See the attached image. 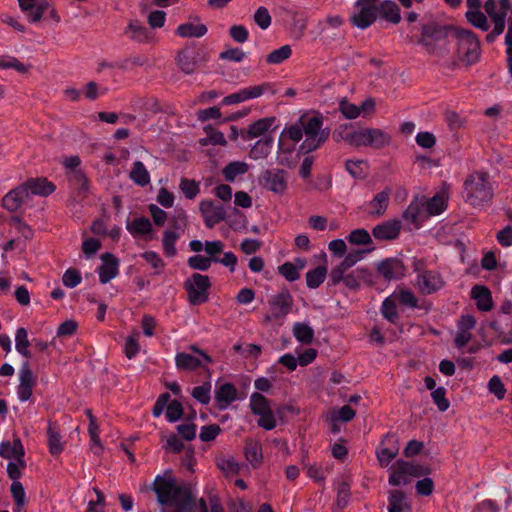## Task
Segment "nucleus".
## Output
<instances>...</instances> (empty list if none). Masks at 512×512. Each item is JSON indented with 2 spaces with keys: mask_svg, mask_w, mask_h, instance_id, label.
<instances>
[{
  "mask_svg": "<svg viewBox=\"0 0 512 512\" xmlns=\"http://www.w3.org/2000/svg\"><path fill=\"white\" fill-rule=\"evenodd\" d=\"M323 119L321 116L307 117L302 115L297 122L285 127L282 131L278 148L281 154H291L294 151V145L287 146L285 138L290 139L294 144L298 143L303 135L305 140L298 148V154H308L320 148L329 138L328 129H322Z\"/></svg>",
  "mask_w": 512,
  "mask_h": 512,
  "instance_id": "obj_1",
  "label": "nucleus"
},
{
  "mask_svg": "<svg viewBox=\"0 0 512 512\" xmlns=\"http://www.w3.org/2000/svg\"><path fill=\"white\" fill-rule=\"evenodd\" d=\"M465 201L474 207L483 206L492 201L494 192L490 175L485 171H475L464 182Z\"/></svg>",
  "mask_w": 512,
  "mask_h": 512,
  "instance_id": "obj_2",
  "label": "nucleus"
},
{
  "mask_svg": "<svg viewBox=\"0 0 512 512\" xmlns=\"http://www.w3.org/2000/svg\"><path fill=\"white\" fill-rule=\"evenodd\" d=\"M449 37L456 46L459 59L466 65L476 63L480 58V41L470 30L451 27Z\"/></svg>",
  "mask_w": 512,
  "mask_h": 512,
  "instance_id": "obj_3",
  "label": "nucleus"
},
{
  "mask_svg": "<svg viewBox=\"0 0 512 512\" xmlns=\"http://www.w3.org/2000/svg\"><path fill=\"white\" fill-rule=\"evenodd\" d=\"M211 287L210 278L207 275L194 273L185 280L184 288L188 294L191 305H199L208 301V290Z\"/></svg>",
  "mask_w": 512,
  "mask_h": 512,
  "instance_id": "obj_4",
  "label": "nucleus"
},
{
  "mask_svg": "<svg viewBox=\"0 0 512 512\" xmlns=\"http://www.w3.org/2000/svg\"><path fill=\"white\" fill-rule=\"evenodd\" d=\"M258 182L264 189L283 195L288 187V173L278 168L266 169L259 175Z\"/></svg>",
  "mask_w": 512,
  "mask_h": 512,
  "instance_id": "obj_5",
  "label": "nucleus"
},
{
  "mask_svg": "<svg viewBox=\"0 0 512 512\" xmlns=\"http://www.w3.org/2000/svg\"><path fill=\"white\" fill-rule=\"evenodd\" d=\"M343 282L345 286L351 290H357L362 282L373 285V274L367 268H357L351 272H343L340 279H334L333 271L329 274V285H338Z\"/></svg>",
  "mask_w": 512,
  "mask_h": 512,
  "instance_id": "obj_6",
  "label": "nucleus"
},
{
  "mask_svg": "<svg viewBox=\"0 0 512 512\" xmlns=\"http://www.w3.org/2000/svg\"><path fill=\"white\" fill-rule=\"evenodd\" d=\"M176 60L182 72L192 74L205 65L207 58L201 50L186 47L178 53Z\"/></svg>",
  "mask_w": 512,
  "mask_h": 512,
  "instance_id": "obj_7",
  "label": "nucleus"
},
{
  "mask_svg": "<svg viewBox=\"0 0 512 512\" xmlns=\"http://www.w3.org/2000/svg\"><path fill=\"white\" fill-rule=\"evenodd\" d=\"M355 6L359 9L358 13L351 16V23L360 28L366 29L377 19V5L366 1L357 0Z\"/></svg>",
  "mask_w": 512,
  "mask_h": 512,
  "instance_id": "obj_8",
  "label": "nucleus"
},
{
  "mask_svg": "<svg viewBox=\"0 0 512 512\" xmlns=\"http://www.w3.org/2000/svg\"><path fill=\"white\" fill-rule=\"evenodd\" d=\"M422 36V43L430 54L437 57H445L448 54L449 49H447V44L452 43L449 37V31L446 37H440L439 33L433 37L429 35L428 28L424 27Z\"/></svg>",
  "mask_w": 512,
  "mask_h": 512,
  "instance_id": "obj_9",
  "label": "nucleus"
},
{
  "mask_svg": "<svg viewBox=\"0 0 512 512\" xmlns=\"http://www.w3.org/2000/svg\"><path fill=\"white\" fill-rule=\"evenodd\" d=\"M405 265L396 257L386 258L377 265V272L386 281L400 279L405 275Z\"/></svg>",
  "mask_w": 512,
  "mask_h": 512,
  "instance_id": "obj_10",
  "label": "nucleus"
},
{
  "mask_svg": "<svg viewBox=\"0 0 512 512\" xmlns=\"http://www.w3.org/2000/svg\"><path fill=\"white\" fill-rule=\"evenodd\" d=\"M293 298L288 290H282L272 296L269 301L272 318L275 320L284 318L292 309Z\"/></svg>",
  "mask_w": 512,
  "mask_h": 512,
  "instance_id": "obj_11",
  "label": "nucleus"
},
{
  "mask_svg": "<svg viewBox=\"0 0 512 512\" xmlns=\"http://www.w3.org/2000/svg\"><path fill=\"white\" fill-rule=\"evenodd\" d=\"M20 383L17 388L18 397L21 401H27L32 396L35 386V377L28 362H24L19 371Z\"/></svg>",
  "mask_w": 512,
  "mask_h": 512,
  "instance_id": "obj_12",
  "label": "nucleus"
},
{
  "mask_svg": "<svg viewBox=\"0 0 512 512\" xmlns=\"http://www.w3.org/2000/svg\"><path fill=\"white\" fill-rule=\"evenodd\" d=\"M334 137L336 141L344 140L346 143L354 147H368L366 128L361 130H353L347 126H341L334 133Z\"/></svg>",
  "mask_w": 512,
  "mask_h": 512,
  "instance_id": "obj_13",
  "label": "nucleus"
},
{
  "mask_svg": "<svg viewBox=\"0 0 512 512\" xmlns=\"http://www.w3.org/2000/svg\"><path fill=\"white\" fill-rule=\"evenodd\" d=\"M199 209L208 228L214 227V225L223 221L226 217L223 206L216 205L212 200L201 201Z\"/></svg>",
  "mask_w": 512,
  "mask_h": 512,
  "instance_id": "obj_14",
  "label": "nucleus"
},
{
  "mask_svg": "<svg viewBox=\"0 0 512 512\" xmlns=\"http://www.w3.org/2000/svg\"><path fill=\"white\" fill-rule=\"evenodd\" d=\"M22 12L27 15L30 22H39L45 11L50 7L48 0H18Z\"/></svg>",
  "mask_w": 512,
  "mask_h": 512,
  "instance_id": "obj_15",
  "label": "nucleus"
},
{
  "mask_svg": "<svg viewBox=\"0 0 512 512\" xmlns=\"http://www.w3.org/2000/svg\"><path fill=\"white\" fill-rule=\"evenodd\" d=\"M402 224L397 219L384 221L372 229V234L377 240L391 241L398 238Z\"/></svg>",
  "mask_w": 512,
  "mask_h": 512,
  "instance_id": "obj_16",
  "label": "nucleus"
},
{
  "mask_svg": "<svg viewBox=\"0 0 512 512\" xmlns=\"http://www.w3.org/2000/svg\"><path fill=\"white\" fill-rule=\"evenodd\" d=\"M24 455L25 449L19 438H15L12 443L3 441L0 444V456L5 459H15L22 468L26 467Z\"/></svg>",
  "mask_w": 512,
  "mask_h": 512,
  "instance_id": "obj_17",
  "label": "nucleus"
},
{
  "mask_svg": "<svg viewBox=\"0 0 512 512\" xmlns=\"http://www.w3.org/2000/svg\"><path fill=\"white\" fill-rule=\"evenodd\" d=\"M399 446L393 436H386L381 446L377 449L376 455L381 467H387L390 462L398 455Z\"/></svg>",
  "mask_w": 512,
  "mask_h": 512,
  "instance_id": "obj_18",
  "label": "nucleus"
},
{
  "mask_svg": "<svg viewBox=\"0 0 512 512\" xmlns=\"http://www.w3.org/2000/svg\"><path fill=\"white\" fill-rule=\"evenodd\" d=\"M21 185L27 192L28 197L30 195L46 197L53 193L56 189V186L46 178H29Z\"/></svg>",
  "mask_w": 512,
  "mask_h": 512,
  "instance_id": "obj_19",
  "label": "nucleus"
},
{
  "mask_svg": "<svg viewBox=\"0 0 512 512\" xmlns=\"http://www.w3.org/2000/svg\"><path fill=\"white\" fill-rule=\"evenodd\" d=\"M499 6L495 0H487L484 4L485 12L488 14L494 26L498 21H502V26L505 27V20L510 10V2L509 0H499Z\"/></svg>",
  "mask_w": 512,
  "mask_h": 512,
  "instance_id": "obj_20",
  "label": "nucleus"
},
{
  "mask_svg": "<svg viewBox=\"0 0 512 512\" xmlns=\"http://www.w3.org/2000/svg\"><path fill=\"white\" fill-rule=\"evenodd\" d=\"M441 276L432 271H424L418 275L417 285L423 294H431L443 286Z\"/></svg>",
  "mask_w": 512,
  "mask_h": 512,
  "instance_id": "obj_21",
  "label": "nucleus"
},
{
  "mask_svg": "<svg viewBox=\"0 0 512 512\" xmlns=\"http://www.w3.org/2000/svg\"><path fill=\"white\" fill-rule=\"evenodd\" d=\"M103 264L99 267V280L102 284L108 283L118 274V259L111 253H104L101 256Z\"/></svg>",
  "mask_w": 512,
  "mask_h": 512,
  "instance_id": "obj_22",
  "label": "nucleus"
},
{
  "mask_svg": "<svg viewBox=\"0 0 512 512\" xmlns=\"http://www.w3.org/2000/svg\"><path fill=\"white\" fill-rule=\"evenodd\" d=\"M471 298L476 301V306L480 311L488 312L493 308L492 293L484 285H474L471 289Z\"/></svg>",
  "mask_w": 512,
  "mask_h": 512,
  "instance_id": "obj_23",
  "label": "nucleus"
},
{
  "mask_svg": "<svg viewBox=\"0 0 512 512\" xmlns=\"http://www.w3.org/2000/svg\"><path fill=\"white\" fill-rule=\"evenodd\" d=\"M391 188H385L378 192L369 202V215L372 217H381L385 214L390 202Z\"/></svg>",
  "mask_w": 512,
  "mask_h": 512,
  "instance_id": "obj_24",
  "label": "nucleus"
},
{
  "mask_svg": "<svg viewBox=\"0 0 512 512\" xmlns=\"http://www.w3.org/2000/svg\"><path fill=\"white\" fill-rule=\"evenodd\" d=\"M275 117H265L253 122L247 130H241V137L250 140L264 135L274 124Z\"/></svg>",
  "mask_w": 512,
  "mask_h": 512,
  "instance_id": "obj_25",
  "label": "nucleus"
},
{
  "mask_svg": "<svg viewBox=\"0 0 512 512\" xmlns=\"http://www.w3.org/2000/svg\"><path fill=\"white\" fill-rule=\"evenodd\" d=\"M28 198L27 192L24 190L22 185L17 186L13 190L9 191L2 199V205L8 211H16Z\"/></svg>",
  "mask_w": 512,
  "mask_h": 512,
  "instance_id": "obj_26",
  "label": "nucleus"
},
{
  "mask_svg": "<svg viewBox=\"0 0 512 512\" xmlns=\"http://www.w3.org/2000/svg\"><path fill=\"white\" fill-rule=\"evenodd\" d=\"M237 398V389L232 383H224L215 392V400L219 409H226Z\"/></svg>",
  "mask_w": 512,
  "mask_h": 512,
  "instance_id": "obj_27",
  "label": "nucleus"
},
{
  "mask_svg": "<svg viewBox=\"0 0 512 512\" xmlns=\"http://www.w3.org/2000/svg\"><path fill=\"white\" fill-rule=\"evenodd\" d=\"M368 147L383 149L390 145L392 137L389 133L378 128H366Z\"/></svg>",
  "mask_w": 512,
  "mask_h": 512,
  "instance_id": "obj_28",
  "label": "nucleus"
},
{
  "mask_svg": "<svg viewBox=\"0 0 512 512\" xmlns=\"http://www.w3.org/2000/svg\"><path fill=\"white\" fill-rule=\"evenodd\" d=\"M388 502V512H409L411 510V505L401 490L389 491Z\"/></svg>",
  "mask_w": 512,
  "mask_h": 512,
  "instance_id": "obj_29",
  "label": "nucleus"
},
{
  "mask_svg": "<svg viewBox=\"0 0 512 512\" xmlns=\"http://www.w3.org/2000/svg\"><path fill=\"white\" fill-rule=\"evenodd\" d=\"M377 13L388 22L398 24L401 21L399 6L392 0H385L377 6Z\"/></svg>",
  "mask_w": 512,
  "mask_h": 512,
  "instance_id": "obj_30",
  "label": "nucleus"
},
{
  "mask_svg": "<svg viewBox=\"0 0 512 512\" xmlns=\"http://www.w3.org/2000/svg\"><path fill=\"white\" fill-rule=\"evenodd\" d=\"M61 438L58 426L53 422H49L47 428V441L49 451L54 456L59 455L64 449V444L61 441Z\"/></svg>",
  "mask_w": 512,
  "mask_h": 512,
  "instance_id": "obj_31",
  "label": "nucleus"
},
{
  "mask_svg": "<svg viewBox=\"0 0 512 512\" xmlns=\"http://www.w3.org/2000/svg\"><path fill=\"white\" fill-rule=\"evenodd\" d=\"M403 460H397L392 468L388 482L392 486L406 485L411 481V475L408 474L407 469L402 466Z\"/></svg>",
  "mask_w": 512,
  "mask_h": 512,
  "instance_id": "obj_32",
  "label": "nucleus"
},
{
  "mask_svg": "<svg viewBox=\"0 0 512 512\" xmlns=\"http://www.w3.org/2000/svg\"><path fill=\"white\" fill-rule=\"evenodd\" d=\"M175 363L176 367L179 370L185 371H194L197 368L203 366V363L200 359L185 352H180L176 354Z\"/></svg>",
  "mask_w": 512,
  "mask_h": 512,
  "instance_id": "obj_33",
  "label": "nucleus"
},
{
  "mask_svg": "<svg viewBox=\"0 0 512 512\" xmlns=\"http://www.w3.org/2000/svg\"><path fill=\"white\" fill-rule=\"evenodd\" d=\"M129 177L135 184L141 187H145L150 183V174L141 161L133 163Z\"/></svg>",
  "mask_w": 512,
  "mask_h": 512,
  "instance_id": "obj_34",
  "label": "nucleus"
},
{
  "mask_svg": "<svg viewBox=\"0 0 512 512\" xmlns=\"http://www.w3.org/2000/svg\"><path fill=\"white\" fill-rule=\"evenodd\" d=\"M362 258V252L361 251H355L353 253H349L345 256L343 261L337 265L336 267L332 268L331 271H333V277L334 279H340L341 274L343 272H348V270L353 267L360 259Z\"/></svg>",
  "mask_w": 512,
  "mask_h": 512,
  "instance_id": "obj_35",
  "label": "nucleus"
},
{
  "mask_svg": "<svg viewBox=\"0 0 512 512\" xmlns=\"http://www.w3.org/2000/svg\"><path fill=\"white\" fill-rule=\"evenodd\" d=\"M207 33V27L204 24H194L191 22L181 24L176 30V34L180 37H196L200 38Z\"/></svg>",
  "mask_w": 512,
  "mask_h": 512,
  "instance_id": "obj_36",
  "label": "nucleus"
},
{
  "mask_svg": "<svg viewBox=\"0 0 512 512\" xmlns=\"http://www.w3.org/2000/svg\"><path fill=\"white\" fill-rule=\"evenodd\" d=\"M67 178L71 186L78 190V193L85 196L88 192L89 185L85 174L79 171H68Z\"/></svg>",
  "mask_w": 512,
  "mask_h": 512,
  "instance_id": "obj_37",
  "label": "nucleus"
},
{
  "mask_svg": "<svg viewBox=\"0 0 512 512\" xmlns=\"http://www.w3.org/2000/svg\"><path fill=\"white\" fill-rule=\"evenodd\" d=\"M245 457L254 467L260 465L263 459L261 444L248 440L245 445Z\"/></svg>",
  "mask_w": 512,
  "mask_h": 512,
  "instance_id": "obj_38",
  "label": "nucleus"
},
{
  "mask_svg": "<svg viewBox=\"0 0 512 512\" xmlns=\"http://www.w3.org/2000/svg\"><path fill=\"white\" fill-rule=\"evenodd\" d=\"M126 228L133 236L146 235L152 231V224L148 218L138 217L128 222Z\"/></svg>",
  "mask_w": 512,
  "mask_h": 512,
  "instance_id": "obj_39",
  "label": "nucleus"
},
{
  "mask_svg": "<svg viewBox=\"0 0 512 512\" xmlns=\"http://www.w3.org/2000/svg\"><path fill=\"white\" fill-rule=\"evenodd\" d=\"M247 171H248V165L245 162L234 161V162H230L228 165H226L223 168L222 174H223L225 180H227L229 182H233L237 176L243 175Z\"/></svg>",
  "mask_w": 512,
  "mask_h": 512,
  "instance_id": "obj_40",
  "label": "nucleus"
},
{
  "mask_svg": "<svg viewBox=\"0 0 512 512\" xmlns=\"http://www.w3.org/2000/svg\"><path fill=\"white\" fill-rule=\"evenodd\" d=\"M294 337L302 344H310L314 339V330L305 323L297 322L293 326Z\"/></svg>",
  "mask_w": 512,
  "mask_h": 512,
  "instance_id": "obj_41",
  "label": "nucleus"
},
{
  "mask_svg": "<svg viewBox=\"0 0 512 512\" xmlns=\"http://www.w3.org/2000/svg\"><path fill=\"white\" fill-rule=\"evenodd\" d=\"M327 268L325 266H317L315 269L306 273V283L311 289L318 288L325 280Z\"/></svg>",
  "mask_w": 512,
  "mask_h": 512,
  "instance_id": "obj_42",
  "label": "nucleus"
},
{
  "mask_svg": "<svg viewBox=\"0 0 512 512\" xmlns=\"http://www.w3.org/2000/svg\"><path fill=\"white\" fill-rule=\"evenodd\" d=\"M273 143L271 136L258 140L250 150V156L253 159L266 158L270 153V148Z\"/></svg>",
  "mask_w": 512,
  "mask_h": 512,
  "instance_id": "obj_43",
  "label": "nucleus"
},
{
  "mask_svg": "<svg viewBox=\"0 0 512 512\" xmlns=\"http://www.w3.org/2000/svg\"><path fill=\"white\" fill-rule=\"evenodd\" d=\"M180 233L172 230H165L163 233L162 245L164 254L167 257H174L177 253L175 242L179 239Z\"/></svg>",
  "mask_w": 512,
  "mask_h": 512,
  "instance_id": "obj_44",
  "label": "nucleus"
},
{
  "mask_svg": "<svg viewBox=\"0 0 512 512\" xmlns=\"http://www.w3.org/2000/svg\"><path fill=\"white\" fill-rule=\"evenodd\" d=\"M444 119L451 131L463 129L467 124V119L454 110H446Z\"/></svg>",
  "mask_w": 512,
  "mask_h": 512,
  "instance_id": "obj_45",
  "label": "nucleus"
},
{
  "mask_svg": "<svg viewBox=\"0 0 512 512\" xmlns=\"http://www.w3.org/2000/svg\"><path fill=\"white\" fill-rule=\"evenodd\" d=\"M467 21L474 27L482 31H488L490 28L486 15L481 11L468 10L465 14Z\"/></svg>",
  "mask_w": 512,
  "mask_h": 512,
  "instance_id": "obj_46",
  "label": "nucleus"
},
{
  "mask_svg": "<svg viewBox=\"0 0 512 512\" xmlns=\"http://www.w3.org/2000/svg\"><path fill=\"white\" fill-rule=\"evenodd\" d=\"M292 55L290 45H283L278 49L273 50L266 57L268 64H280Z\"/></svg>",
  "mask_w": 512,
  "mask_h": 512,
  "instance_id": "obj_47",
  "label": "nucleus"
},
{
  "mask_svg": "<svg viewBox=\"0 0 512 512\" xmlns=\"http://www.w3.org/2000/svg\"><path fill=\"white\" fill-rule=\"evenodd\" d=\"M0 68L2 69H15L21 74L28 72L30 65H25L13 56H0Z\"/></svg>",
  "mask_w": 512,
  "mask_h": 512,
  "instance_id": "obj_48",
  "label": "nucleus"
},
{
  "mask_svg": "<svg viewBox=\"0 0 512 512\" xmlns=\"http://www.w3.org/2000/svg\"><path fill=\"white\" fill-rule=\"evenodd\" d=\"M428 216L437 215L444 211L446 208V202L443 196L436 194L434 197L429 199L425 204Z\"/></svg>",
  "mask_w": 512,
  "mask_h": 512,
  "instance_id": "obj_49",
  "label": "nucleus"
},
{
  "mask_svg": "<svg viewBox=\"0 0 512 512\" xmlns=\"http://www.w3.org/2000/svg\"><path fill=\"white\" fill-rule=\"evenodd\" d=\"M381 313L385 319L391 323H396L399 319L395 301L391 297H387L381 306Z\"/></svg>",
  "mask_w": 512,
  "mask_h": 512,
  "instance_id": "obj_50",
  "label": "nucleus"
},
{
  "mask_svg": "<svg viewBox=\"0 0 512 512\" xmlns=\"http://www.w3.org/2000/svg\"><path fill=\"white\" fill-rule=\"evenodd\" d=\"M423 206H424L423 204H421L417 201L411 202L410 205L407 207V209L403 212V218L406 221L415 224L416 227H419V225H420L419 217H420L421 210H422Z\"/></svg>",
  "mask_w": 512,
  "mask_h": 512,
  "instance_id": "obj_51",
  "label": "nucleus"
},
{
  "mask_svg": "<svg viewBox=\"0 0 512 512\" xmlns=\"http://www.w3.org/2000/svg\"><path fill=\"white\" fill-rule=\"evenodd\" d=\"M210 392L211 384L210 382H205L202 385L193 388L192 396L201 404L207 405L211 399Z\"/></svg>",
  "mask_w": 512,
  "mask_h": 512,
  "instance_id": "obj_52",
  "label": "nucleus"
},
{
  "mask_svg": "<svg viewBox=\"0 0 512 512\" xmlns=\"http://www.w3.org/2000/svg\"><path fill=\"white\" fill-rule=\"evenodd\" d=\"M348 241L354 245H367L372 243V238L366 229H356L350 232Z\"/></svg>",
  "mask_w": 512,
  "mask_h": 512,
  "instance_id": "obj_53",
  "label": "nucleus"
},
{
  "mask_svg": "<svg viewBox=\"0 0 512 512\" xmlns=\"http://www.w3.org/2000/svg\"><path fill=\"white\" fill-rule=\"evenodd\" d=\"M170 228L168 230L183 232L187 225V216L183 210H177L175 215L169 219Z\"/></svg>",
  "mask_w": 512,
  "mask_h": 512,
  "instance_id": "obj_54",
  "label": "nucleus"
},
{
  "mask_svg": "<svg viewBox=\"0 0 512 512\" xmlns=\"http://www.w3.org/2000/svg\"><path fill=\"white\" fill-rule=\"evenodd\" d=\"M242 90L246 100L260 97L265 92H271L272 94L275 93L270 83H263L258 86L244 88Z\"/></svg>",
  "mask_w": 512,
  "mask_h": 512,
  "instance_id": "obj_55",
  "label": "nucleus"
},
{
  "mask_svg": "<svg viewBox=\"0 0 512 512\" xmlns=\"http://www.w3.org/2000/svg\"><path fill=\"white\" fill-rule=\"evenodd\" d=\"M180 189L187 199H194L200 192L197 182L187 178H182L180 181Z\"/></svg>",
  "mask_w": 512,
  "mask_h": 512,
  "instance_id": "obj_56",
  "label": "nucleus"
},
{
  "mask_svg": "<svg viewBox=\"0 0 512 512\" xmlns=\"http://www.w3.org/2000/svg\"><path fill=\"white\" fill-rule=\"evenodd\" d=\"M270 406L269 400L259 392H254L250 397V409L253 414L262 412Z\"/></svg>",
  "mask_w": 512,
  "mask_h": 512,
  "instance_id": "obj_57",
  "label": "nucleus"
},
{
  "mask_svg": "<svg viewBox=\"0 0 512 512\" xmlns=\"http://www.w3.org/2000/svg\"><path fill=\"white\" fill-rule=\"evenodd\" d=\"M217 466L226 475H237L240 472V465L232 457L219 460Z\"/></svg>",
  "mask_w": 512,
  "mask_h": 512,
  "instance_id": "obj_58",
  "label": "nucleus"
},
{
  "mask_svg": "<svg viewBox=\"0 0 512 512\" xmlns=\"http://www.w3.org/2000/svg\"><path fill=\"white\" fill-rule=\"evenodd\" d=\"M431 396L434 403L437 405V408L441 412H444L449 408L450 403L446 398V389L444 387H438L434 389V391H432Z\"/></svg>",
  "mask_w": 512,
  "mask_h": 512,
  "instance_id": "obj_59",
  "label": "nucleus"
},
{
  "mask_svg": "<svg viewBox=\"0 0 512 512\" xmlns=\"http://www.w3.org/2000/svg\"><path fill=\"white\" fill-rule=\"evenodd\" d=\"M255 23L263 30L267 29L271 25L272 18L266 7H259L254 13Z\"/></svg>",
  "mask_w": 512,
  "mask_h": 512,
  "instance_id": "obj_60",
  "label": "nucleus"
},
{
  "mask_svg": "<svg viewBox=\"0 0 512 512\" xmlns=\"http://www.w3.org/2000/svg\"><path fill=\"white\" fill-rule=\"evenodd\" d=\"M339 110L347 119H355L361 113V108L348 102L345 98L339 102Z\"/></svg>",
  "mask_w": 512,
  "mask_h": 512,
  "instance_id": "obj_61",
  "label": "nucleus"
},
{
  "mask_svg": "<svg viewBox=\"0 0 512 512\" xmlns=\"http://www.w3.org/2000/svg\"><path fill=\"white\" fill-rule=\"evenodd\" d=\"M279 274L285 277L286 280L293 282L300 278V273L297 267L291 262H285L278 268Z\"/></svg>",
  "mask_w": 512,
  "mask_h": 512,
  "instance_id": "obj_62",
  "label": "nucleus"
},
{
  "mask_svg": "<svg viewBox=\"0 0 512 512\" xmlns=\"http://www.w3.org/2000/svg\"><path fill=\"white\" fill-rule=\"evenodd\" d=\"M82 277L80 272L75 268H69L62 277L63 284L68 288H74L81 283Z\"/></svg>",
  "mask_w": 512,
  "mask_h": 512,
  "instance_id": "obj_63",
  "label": "nucleus"
},
{
  "mask_svg": "<svg viewBox=\"0 0 512 512\" xmlns=\"http://www.w3.org/2000/svg\"><path fill=\"white\" fill-rule=\"evenodd\" d=\"M183 415V406L178 400L169 402L166 409V417L168 421L175 422Z\"/></svg>",
  "mask_w": 512,
  "mask_h": 512,
  "instance_id": "obj_64",
  "label": "nucleus"
}]
</instances>
